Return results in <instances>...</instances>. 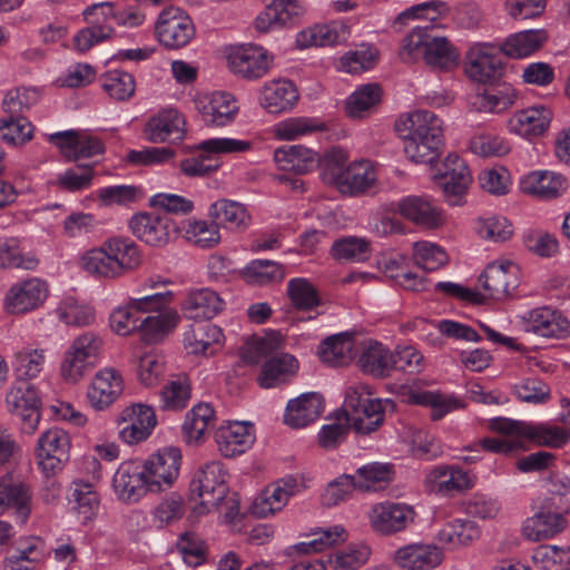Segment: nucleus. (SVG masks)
<instances>
[{
    "mask_svg": "<svg viewBox=\"0 0 570 570\" xmlns=\"http://www.w3.org/2000/svg\"><path fill=\"white\" fill-rule=\"evenodd\" d=\"M548 40V33L543 29L524 30L509 36L500 48L509 58L520 59L529 57L540 50Z\"/></svg>",
    "mask_w": 570,
    "mask_h": 570,
    "instance_id": "obj_44",
    "label": "nucleus"
},
{
    "mask_svg": "<svg viewBox=\"0 0 570 570\" xmlns=\"http://www.w3.org/2000/svg\"><path fill=\"white\" fill-rule=\"evenodd\" d=\"M525 330L546 338L561 340L570 334L569 320L549 306L533 308L524 316Z\"/></svg>",
    "mask_w": 570,
    "mask_h": 570,
    "instance_id": "obj_20",
    "label": "nucleus"
},
{
    "mask_svg": "<svg viewBox=\"0 0 570 570\" xmlns=\"http://www.w3.org/2000/svg\"><path fill=\"white\" fill-rule=\"evenodd\" d=\"M298 483L293 476H286L267 487L253 504V513L267 518L281 511L289 498L297 491Z\"/></svg>",
    "mask_w": 570,
    "mask_h": 570,
    "instance_id": "obj_31",
    "label": "nucleus"
},
{
    "mask_svg": "<svg viewBox=\"0 0 570 570\" xmlns=\"http://www.w3.org/2000/svg\"><path fill=\"white\" fill-rule=\"evenodd\" d=\"M210 215L224 227L232 230H240L246 228L250 223V215L240 203L219 199L210 207Z\"/></svg>",
    "mask_w": 570,
    "mask_h": 570,
    "instance_id": "obj_51",
    "label": "nucleus"
},
{
    "mask_svg": "<svg viewBox=\"0 0 570 570\" xmlns=\"http://www.w3.org/2000/svg\"><path fill=\"white\" fill-rule=\"evenodd\" d=\"M424 488L430 493L452 498L474 487V479L455 464H439L426 470Z\"/></svg>",
    "mask_w": 570,
    "mask_h": 570,
    "instance_id": "obj_13",
    "label": "nucleus"
},
{
    "mask_svg": "<svg viewBox=\"0 0 570 570\" xmlns=\"http://www.w3.org/2000/svg\"><path fill=\"white\" fill-rule=\"evenodd\" d=\"M225 306V302L213 289L198 288L186 293L180 308L185 317L189 320H210L218 315Z\"/></svg>",
    "mask_w": 570,
    "mask_h": 570,
    "instance_id": "obj_32",
    "label": "nucleus"
},
{
    "mask_svg": "<svg viewBox=\"0 0 570 570\" xmlns=\"http://www.w3.org/2000/svg\"><path fill=\"white\" fill-rule=\"evenodd\" d=\"M39 259L32 253H23L19 239L14 237L0 239V268H21L33 271Z\"/></svg>",
    "mask_w": 570,
    "mask_h": 570,
    "instance_id": "obj_60",
    "label": "nucleus"
},
{
    "mask_svg": "<svg viewBox=\"0 0 570 570\" xmlns=\"http://www.w3.org/2000/svg\"><path fill=\"white\" fill-rule=\"evenodd\" d=\"M254 441V428L248 422H227L215 432L218 451L225 458H234L245 453Z\"/></svg>",
    "mask_w": 570,
    "mask_h": 570,
    "instance_id": "obj_23",
    "label": "nucleus"
},
{
    "mask_svg": "<svg viewBox=\"0 0 570 570\" xmlns=\"http://www.w3.org/2000/svg\"><path fill=\"white\" fill-rule=\"evenodd\" d=\"M46 363V350L22 347L13 354V373L19 381H29L39 376Z\"/></svg>",
    "mask_w": 570,
    "mask_h": 570,
    "instance_id": "obj_52",
    "label": "nucleus"
},
{
    "mask_svg": "<svg viewBox=\"0 0 570 570\" xmlns=\"http://www.w3.org/2000/svg\"><path fill=\"white\" fill-rule=\"evenodd\" d=\"M353 336L348 333H340L324 340L318 346L321 361L330 366H344L354 358Z\"/></svg>",
    "mask_w": 570,
    "mask_h": 570,
    "instance_id": "obj_46",
    "label": "nucleus"
},
{
    "mask_svg": "<svg viewBox=\"0 0 570 570\" xmlns=\"http://www.w3.org/2000/svg\"><path fill=\"white\" fill-rule=\"evenodd\" d=\"M191 397V384L187 376L168 381L160 390V407L164 411H181Z\"/></svg>",
    "mask_w": 570,
    "mask_h": 570,
    "instance_id": "obj_59",
    "label": "nucleus"
},
{
    "mask_svg": "<svg viewBox=\"0 0 570 570\" xmlns=\"http://www.w3.org/2000/svg\"><path fill=\"white\" fill-rule=\"evenodd\" d=\"M10 475H0V514L12 510L21 523H26L32 511V493L22 483H9Z\"/></svg>",
    "mask_w": 570,
    "mask_h": 570,
    "instance_id": "obj_34",
    "label": "nucleus"
},
{
    "mask_svg": "<svg viewBox=\"0 0 570 570\" xmlns=\"http://www.w3.org/2000/svg\"><path fill=\"white\" fill-rule=\"evenodd\" d=\"M412 508L392 502L376 503L368 512V520L372 529L381 534H393L404 530L410 522H413Z\"/></svg>",
    "mask_w": 570,
    "mask_h": 570,
    "instance_id": "obj_22",
    "label": "nucleus"
},
{
    "mask_svg": "<svg viewBox=\"0 0 570 570\" xmlns=\"http://www.w3.org/2000/svg\"><path fill=\"white\" fill-rule=\"evenodd\" d=\"M125 382L122 374L115 367H104L95 373L88 387L87 401L96 411H104L122 394Z\"/></svg>",
    "mask_w": 570,
    "mask_h": 570,
    "instance_id": "obj_17",
    "label": "nucleus"
},
{
    "mask_svg": "<svg viewBox=\"0 0 570 570\" xmlns=\"http://www.w3.org/2000/svg\"><path fill=\"white\" fill-rule=\"evenodd\" d=\"M70 436L60 428L45 431L38 440L36 458L38 466L47 475L60 471L70 458Z\"/></svg>",
    "mask_w": 570,
    "mask_h": 570,
    "instance_id": "obj_10",
    "label": "nucleus"
},
{
    "mask_svg": "<svg viewBox=\"0 0 570 570\" xmlns=\"http://www.w3.org/2000/svg\"><path fill=\"white\" fill-rule=\"evenodd\" d=\"M392 401L380 399H370L365 403L358 404V411L351 420L356 432L370 434L375 431L384 421L385 406L392 405Z\"/></svg>",
    "mask_w": 570,
    "mask_h": 570,
    "instance_id": "obj_55",
    "label": "nucleus"
},
{
    "mask_svg": "<svg viewBox=\"0 0 570 570\" xmlns=\"http://www.w3.org/2000/svg\"><path fill=\"white\" fill-rule=\"evenodd\" d=\"M148 490L159 493L170 489L179 476L181 453L177 448H165L140 463Z\"/></svg>",
    "mask_w": 570,
    "mask_h": 570,
    "instance_id": "obj_8",
    "label": "nucleus"
},
{
    "mask_svg": "<svg viewBox=\"0 0 570 570\" xmlns=\"http://www.w3.org/2000/svg\"><path fill=\"white\" fill-rule=\"evenodd\" d=\"M304 11V7L298 0H273L257 16L255 26L261 32H267L273 28L294 26L301 21Z\"/></svg>",
    "mask_w": 570,
    "mask_h": 570,
    "instance_id": "obj_28",
    "label": "nucleus"
},
{
    "mask_svg": "<svg viewBox=\"0 0 570 570\" xmlns=\"http://www.w3.org/2000/svg\"><path fill=\"white\" fill-rule=\"evenodd\" d=\"M184 116L175 109H164L149 118L144 134L150 142H175L184 138L186 128Z\"/></svg>",
    "mask_w": 570,
    "mask_h": 570,
    "instance_id": "obj_24",
    "label": "nucleus"
},
{
    "mask_svg": "<svg viewBox=\"0 0 570 570\" xmlns=\"http://www.w3.org/2000/svg\"><path fill=\"white\" fill-rule=\"evenodd\" d=\"M118 421L128 423L119 431V438L127 444H137L147 440L157 424L154 409L142 403L125 407Z\"/></svg>",
    "mask_w": 570,
    "mask_h": 570,
    "instance_id": "obj_19",
    "label": "nucleus"
},
{
    "mask_svg": "<svg viewBox=\"0 0 570 570\" xmlns=\"http://www.w3.org/2000/svg\"><path fill=\"white\" fill-rule=\"evenodd\" d=\"M443 560V553L434 544H410L395 553L396 563L406 570H431Z\"/></svg>",
    "mask_w": 570,
    "mask_h": 570,
    "instance_id": "obj_38",
    "label": "nucleus"
},
{
    "mask_svg": "<svg viewBox=\"0 0 570 570\" xmlns=\"http://www.w3.org/2000/svg\"><path fill=\"white\" fill-rule=\"evenodd\" d=\"M297 87L288 79H274L264 83L259 94L261 106L269 114L291 111L298 102Z\"/></svg>",
    "mask_w": 570,
    "mask_h": 570,
    "instance_id": "obj_27",
    "label": "nucleus"
},
{
    "mask_svg": "<svg viewBox=\"0 0 570 570\" xmlns=\"http://www.w3.org/2000/svg\"><path fill=\"white\" fill-rule=\"evenodd\" d=\"M523 439L538 446L560 449L570 440V432L559 425L527 422Z\"/></svg>",
    "mask_w": 570,
    "mask_h": 570,
    "instance_id": "obj_49",
    "label": "nucleus"
},
{
    "mask_svg": "<svg viewBox=\"0 0 570 570\" xmlns=\"http://www.w3.org/2000/svg\"><path fill=\"white\" fill-rule=\"evenodd\" d=\"M117 497L125 502H137L148 490L147 480L140 463L122 462L112 479Z\"/></svg>",
    "mask_w": 570,
    "mask_h": 570,
    "instance_id": "obj_26",
    "label": "nucleus"
},
{
    "mask_svg": "<svg viewBox=\"0 0 570 570\" xmlns=\"http://www.w3.org/2000/svg\"><path fill=\"white\" fill-rule=\"evenodd\" d=\"M216 421L215 410L209 403L200 402L194 405L186 414L183 423V433L188 443H199L214 428Z\"/></svg>",
    "mask_w": 570,
    "mask_h": 570,
    "instance_id": "obj_43",
    "label": "nucleus"
},
{
    "mask_svg": "<svg viewBox=\"0 0 570 570\" xmlns=\"http://www.w3.org/2000/svg\"><path fill=\"white\" fill-rule=\"evenodd\" d=\"M298 368L297 360L287 353L275 354L263 365L257 382L263 389H271L284 383L288 376L296 373Z\"/></svg>",
    "mask_w": 570,
    "mask_h": 570,
    "instance_id": "obj_45",
    "label": "nucleus"
},
{
    "mask_svg": "<svg viewBox=\"0 0 570 570\" xmlns=\"http://www.w3.org/2000/svg\"><path fill=\"white\" fill-rule=\"evenodd\" d=\"M449 7L443 1H426L412 6L395 19V24H404L410 19H421L404 38L401 56L403 59H416L422 56L426 65L436 69H449L456 65L458 53L444 37L433 36L439 17L448 13Z\"/></svg>",
    "mask_w": 570,
    "mask_h": 570,
    "instance_id": "obj_1",
    "label": "nucleus"
},
{
    "mask_svg": "<svg viewBox=\"0 0 570 570\" xmlns=\"http://www.w3.org/2000/svg\"><path fill=\"white\" fill-rule=\"evenodd\" d=\"M325 129V124L317 118L291 117L275 124L273 134L278 140L291 141Z\"/></svg>",
    "mask_w": 570,
    "mask_h": 570,
    "instance_id": "obj_57",
    "label": "nucleus"
},
{
    "mask_svg": "<svg viewBox=\"0 0 570 570\" xmlns=\"http://www.w3.org/2000/svg\"><path fill=\"white\" fill-rule=\"evenodd\" d=\"M69 502L85 522L96 517L100 503L95 487L82 480H76L71 483Z\"/></svg>",
    "mask_w": 570,
    "mask_h": 570,
    "instance_id": "obj_56",
    "label": "nucleus"
},
{
    "mask_svg": "<svg viewBox=\"0 0 570 570\" xmlns=\"http://www.w3.org/2000/svg\"><path fill=\"white\" fill-rule=\"evenodd\" d=\"M99 81L104 91L118 101L128 100L136 90L134 76L120 69L107 71L100 77Z\"/></svg>",
    "mask_w": 570,
    "mask_h": 570,
    "instance_id": "obj_62",
    "label": "nucleus"
},
{
    "mask_svg": "<svg viewBox=\"0 0 570 570\" xmlns=\"http://www.w3.org/2000/svg\"><path fill=\"white\" fill-rule=\"evenodd\" d=\"M90 26L81 29L73 38L75 48L86 52L95 45L109 39L114 33L110 20H114L112 6L109 2L96 3L83 11Z\"/></svg>",
    "mask_w": 570,
    "mask_h": 570,
    "instance_id": "obj_14",
    "label": "nucleus"
},
{
    "mask_svg": "<svg viewBox=\"0 0 570 570\" xmlns=\"http://www.w3.org/2000/svg\"><path fill=\"white\" fill-rule=\"evenodd\" d=\"M479 525L469 519H453L445 522L439 530L436 539L439 543L450 550L472 544L480 538Z\"/></svg>",
    "mask_w": 570,
    "mask_h": 570,
    "instance_id": "obj_41",
    "label": "nucleus"
},
{
    "mask_svg": "<svg viewBox=\"0 0 570 570\" xmlns=\"http://www.w3.org/2000/svg\"><path fill=\"white\" fill-rule=\"evenodd\" d=\"M306 537L308 540L298 542L291 547V549L302 554L322 552L338 542H343L345 540V529L341 525H334L327 529H320Z\"/></svg>",
    "mask_w": 570,
    "mask_h": 570,
    "instance_id": "obj_58",
    "label": "nucleus"
},
{
    "mask_svg": "<svg viewBox=\"0 0 570 570\" xmlns=\"http://www.w3.org/2000/svg\"><path fill=\"white\" fill-rule=\"evenodd\" d=\"M274 160L278 168L295 174H306L320 165L323 166V158L320 154L303 145L283 146L274 151Z\"/></svg>",
    "mask_w": 570,
    "mask_h": 570,
    "instance_id": "obj_33",
    "label": "nucleus"
},
{
    "mask_svg": "<svg viewBox=\"0 0 570 570\" xmlns=\"http://www.w3.org/2000/svg\"><path fill=\"white\" fill-rule=\"evenodd\" d=\"M228 473L219 461H210L202 465L194 474L190 491L199 499V504L193 509L197 515H203L218 507L227 493Z\"/></svg>",
    "mask_w": 570,
    "mask_h": 570,
    "instance_id": "obj_5",
    "label": "nucleus"
},
{
    "mask_svg": "<svg viewBox=\"0 0 570 570\" xmlns=\"http://www.w3.org/2000/svg\"><path fill=\"white\" fill-rule=\"evenodd\" d=\"M222 328L212 323H195L184 333V347L195 355H214L224 345Z\"/></svg>",
    "mask_w": 570,
    "mask_h": 570,
    "instance_id": "obj_29",
    "label": "nucleus"
},
{
    "mask_svg": "<svg viewBox=\"0 0 570 570\" xmlns=\"http://www.w3.org/2000/svg\"><path fill=\"white\" fill-rule=\"evenodd\" d=\"M410 401L417 405L431 407V417L434 421L441 420L448 413L462 406L460 400L440 392L420 391L410 395Z\"/></svg>",
    "mask_w": 570,
    "mask_h": 570,
    "instance_id": "obj_61",
    "label": "nucleus"
},
{
    "mask_svg": "<svg viewBox=\"0 0 570 570\" xmlns=\"http://www.w3.org/2000/svg\"><path fill=\"white\" fill-rule=\"evenodd\" d=\"M357 365L364 373L374 377H387L391 374V352L377 341H364L361 345Z\"/></svg>",
    "mask_w": 570,
    "mask_h": 570,
    "instance_id": "obj_42",
    "label": "nucleus"
},
{
    "mask_svg": "<svg viewBox=\"0 0 570 570\" xmlns=\"http://www.w3.org/2000/svg\"><path fill=\"white\" fill-rule=\"evenodd\" d=\"M284 338L279 332L267 333L263 337L248 341L240 350V357L248 364H258L263 360L274 356L282 348Z\"/></svg>",
    "mask_w": 570,
    "mask_h": 570,
    "instance_id": "obj_54",
    "label": "nucleus"
},
{
    "mask_svg": "<svg viewBox=\"0 0 570 570\" xmlns=\"http://www.w3.org/2000/svg\"><path fill=\"white\" fill-rule=\"evenodd\" d=\"M226 59L230 71L247 80H257L267 75L274 61V57L257 45L230 48Z\"/></svg>",
    "mask_w": 570,
    "mask_h": 570,
    "instance_id": "obj_9",
    "label": "nucleus"
},
{
    "mask_svg": "<svg viewBox=\"0 0 570 570\" xmlns=\"http://www.w3.org/2000/svg\"><path fill=\"white\" fill-rule=\"evenodd\" d=\"M341 148H332L323 157V180L342 195L358 197L374 187L377 180L375 165L367 159L350 163Z\"/></svg>",
    "mask_w": 570,
    "mask_h": 570,
    "instance_id": "obj_3",
    "label": "nucleus"
},
{
    "mask_svg": "<svg viewBox=\"0 0 570 570\" xmlns=\"http://www.w3.org/2000/svg\"><path fill=\"white\" fill-rule=\"evenodd\" d=\"M520 189L541 199H551L559 197L567 189V184L564 177L559 174L538 170L521 178Z\"/></svg>",
    "mask_w": 570,
    "mask_h": 570,
    "instance_id": "obj_40",
    "label": "nucleus"
},
{
    "mask_svg": "<svg viewBox=\"0 0 570 570\" xmlns=\"http://www.w3.org/2000/svg\"><path fill=\"white\" fill-rule=\"evenodd\" d=\"M383 274L407 291H423L426 287L424 277L410 269V259L402 254L383 256L379 261Z\"/></svg>",
    "mask_w": 570,
    "mask_h": 570,
    "instance_id": "obj_37",
    "label": "nucleus"
},
{
    "mask_svg": "<svg viewBox=\"0 0 570 570\" xmlns=\"http://www.w3.org/2000/svg\"><path fill=\"white\" fill-rule=\"evenodd\" d=\"M252 148L248 140L217 137L200 141L196 149L199 155L181 160L180 170L188 177H203L219 168L215 158L219 155L242 154Z\"/></svg>",
    "mask_w": 570,
    "mask_h": 570,
    "instance_id": "obj_4",
    "label": "nucleus"
},
{
    "mask_svg": "<svg viewBox=\"0 0 570 570\" xmlns=\"http://www.w3.org/2000/svg\"><path fill=\"white\" fill-rule=\"evenodd\" d=\"M324 411V399L316 392L304 393L291 400L286 406L284 421L292 428H305L315 422Z\"/></svg>",
    "mask_w": 570,
    "mask_h": 570,
    "instance_id": "obj_35",
    "label": "nucleus"
},
{
    "mask_svg": "<svg viewBox=\"0 0 570 570\" xmlns=\"http://www.w3.org/2000/svg\"><path fill=\"white\" fill-rule=\"evenodd\" d=\"M48 140L57 146L69 161L90 158L105 153V142L88 131L66 130L49 135Z\"/></svg>",
    "mask_w": 570,
    "mask_h": 570,
    "instance_id": "obj_16",
    "label": "nucleus"
},
{
    "mask_svg": "<svg viewBox=\"0 0 570 570\" xmlns=\"http://www.w3.org/2000/svg\"><path fill=\"white\" fill-rule=\"evenodd\" d=\"M155 33L160 45L167 49H180L195 38L196 28L187 12L170 6L159 13Z\"/></svg>",
    "mask_w": 570,
    "mask_h": 570,
    "instance_id": "obj_7",
    "label": "nucleus"
},
{
    "mask_svg": "<svg viewBox=\"0 0 570 570\" xmlns=\"http://www.w3.org/2000/svg\"><path fill=\"white\" fill-rule=\"evenodd\" d=\"M395 131L403 140L407 158L415 164H433L444 146L442 119L428 109L402 114L395 121Z\"/></svg>",
    "mask_w": 570,
    "mask_h": 570,
    "instance_id": "obj_2",
    "label": "nucleus"
},
{
    "mask_svg": "<svg viewBox=\"0 0 570 570\" xmlns=\"http://www.w3.org/2000/svg\"><path fill=\"white\" fill-rule=\"evenodd\" d=\"M499 45L476 42L470 46L464 57L466 76L480 83H492L501 78L504 66Z\"/></svg>",
    "mask_w": 570,
    "mask_h": 570,
    "instance_id": "obj_6",
    "label": "nucleus"
},
{
    "mask_svg": "<svg viewBox=\"0 0 570 570\" xmlns=\"http://www.w3.org/2000/svg\"><path fill=\"white\" fill-rule=\"evenodd\" d=\"M81 267L90 275L106 279H118L108 246L104 240L99 246L86 250L80 258Z\"/></svg>",
    "mask_w": 570,
    "mask_h": 570,
    "instance_id": "obj_50",
    "label": "nucleus"
},
{
    "mask_svg": "<svg viewBox=\"0 0 570 570\" xmlns=\"http://www.w3.org/2000/svg\"><path fill=\"white\" fill-rule=\"evenodd\" d=\"M532 561L539 570H568L570 566V547L542 544L534 549Z\"/></svg>",
    "mask_w": 570,
    "mask_h": 570,
    "instance_id": "obj_64",
    "label": "nucleus"
},
{
    "mask_svg": "<svg viewBox=\"0 0 570 570\" xmlns=\"http://www.w3.org/2000/svg\"><path fill=\"white\" fill-rule=\"evenodd\" d=\"M179 315L174 308H165L156 315L141 321V338L147 343H157L168 335L179 322Z\"/></svg>",
    "mask_w": 570,
    "mask_h": 570,
    "instance_id": "obj_53",
    "label": "nucleus"
},
{
    "mask_svg": "<svg viewBox=\"0 0 570 570\" xmlns=\"http://www.w3.org/2000/svg\"><path fill=\"white\" fill-rule=\"evenodd\" d=\"M286 294L292 307L297 312H315L323 305L317 287L307 278L295 277L287 282Z\"/></svg>",
    "mask_w": 570,
    "mask_h": 570,
    "instance_id": "obj_47",
    "label": "nucleus"
},
{
    "mask_svg": "<svg viewBox=\"0 0 570 570\" xmlns=\"http://www.w3.org/2000/svg\"><path fill=\"white\" fill-rule=\"evenodd\" d=\"M48 285L40 278H28L13 284L3 297L8 314L20 315L39 308L48 297Z\"/></svg>",
    "mask_w": 570,
    "mask_h": 570,
    "instance_id": "obj_15",
    "label": "nucleus"
},
{
    "mask_svg": "<svg viewBox=\"0 0 570 570\" xmlns=\"http://www.w3.org/2000/svg\"><path fill=\"white\" fill-rule=\"evenodd\" d=\"M517 98L515 89L510 83L504 82L478 94L473 105L480 111L500 114L511 108Z\"/></svg>",
    "mask_w": 570,
    "mask_h": 570,
    "instance_id": "obj_48",
    "label": "nucleus"
},
{
    "mask_svg": "<svg viewBox=\"0 0 570 570\" xmlns=\"http://www.w3.org/2000/svg\"><path fill=\"white\" fill-rule=\"evenodd\" d=\"M393 474L392 464L373 462L358 468L353 476L356 480L357 491L366 492L389 483L392 481Z\"/></svg>",
    "mask_w": 570,
    "mask_h": 570,
    "instance_id": "obj_63",
    "label": "nucleus"
},
{
    "mask_svg": "<svg viewBox=\"0 0 570 570\" xmlns=\"http://www.w3.org/2000/svg\"><path fill=\"white\" fill-rule=\"evenodd\" d=\"M195 106L204 124L212 127H224L232 124L239 111L235 97L226 91L197 97Z\"/></svg>",
    "mask_w": 570,
    "mask_h": 570,
    "instance_id": "obj_18",
    "label": "nucleus"
},
{
    "mask_svg": "<svg viewBox=\"0 0 570 570\" xmlns=\"http://www.w3.org/2000/svg\"><path fill=\"white\" fill-rule=\"evenodd\" d=\"M567 527L568 520L564 514L542 508L523 521L522 534L527 540L538 542L558 535Z\"/></svg>",
    "mask_w": 570,
    "mask_h": 570,
    "instance_id": "obj_30",
    "label": "nucleus"
},
{
    "mask_svg": "<svg viewBox=\"0 0 570 570\" xmlns=\"http://www.w3.org/2000/svg\"><path fill=\"white\" fill-rule=\"evenodd\" d=\"M484 298L504 299L512 295L520 284V268L512 262H493L489 264L479 277Z\"/></svg>",
    "mask_w": 570,
    "mask_h": 570,
    "instance_id": "obj_11",
    "label": "nucleus"
},
{
    "mask_svg": "<svg viewBox=\"0 0 570 570\" xmlns=\"http://www.w3.org/2000/svg\"><path fill=\"white\" fill-rule=\"evenodd\" d=\"M395 210L422 229H438L445 224V215L436 200L426 195H410L396 203Z\"/></svg>",
    "mask_w": 570,
    "mask_h": 570,
    "instance_id": "obj_12",
    "label": "nucleus"
},
{
    "mask_svg": "<svg viewBox=\"0 0 570 570\" xmlns=\"http://www.w3.org/2000/svg\"><path fill=\"white\" fill-rule=\"evenodd\" d=\"M119 278L135 272L142 264L139 246L129 237L112 236L105 239Z\"/></svg>",
    "mask_w": 570,
    "mask_h": 570,
    "instance_id": "obj_39",
    "label": "nucleus"
},
{
    "mask_svg": "<svg viewBox=\"0 0 570 570\" xmlns=\"http://www.w3.org/2000/svg\"><path fill=\"white\" fill-rule=\"evenodd\" d=\"M129 227L137 238L155 247L166 245L170 237L168 218L147 213L132 216Z\"/></svg>",
    "mask_w": 570,
    "mask_h": 570,
    "instance_id": "obj_36",
    "label": "nucleus"
},
{
    "mask_svg": "<svg viewBox=\"0 0 570 570\" xmlns=\"http://www.w3.org/2000/svg\"><path fill=\"white\" fill-rule=\"evenodd\" d=\"M444 171L440 174L439 180L444 196L451 205H456L470 184L472 176L464 159L455 154H449L443 161Z\"/></svg>",
    "mask_w": 570,
    "mask_h": 570,
    "instance_id": "obj_25",
    "label": "nucleus"
},
{
    "mask_svg": "<svg viewBox=\"0 0 570 570\" xmlns=\"http://www.w3.org/2000/svg\"><path fill=\"white\" fill-rule=\"evenodd\" d=\"M552 117L550 108L537 105L514 111L508 119L507 126L511 134L530 140L549 129Z\"/></svg>",
    "mask_w": 570,
    "mask_h": 570,
    "instance_id": "obj_21",
    "label": "nucleus"
}]
</instances>
